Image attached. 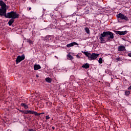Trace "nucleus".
Masks as SVG:
<instances>
[{
	"mask_svg": "<svg viewBox=\"0 0 131 131\" xmlns=\"http://www.w3.org/2000/svg\"><path fill=\"white\" fill-rule=\"evenodd\" d=\"M0 16H4L8 19H17L19 18V14L16 12L11 11L7 13V5L2 0L0 1Z\"/></svg>",
	"mask_w": 131,
	"mask_h": 131,
	"instance_id": "f257e3e1",
	"label": "nucleus"
},
{
	"mask_svg": "<svg viewBox=\"0 0 131 131\" xmlns=\"http://www.w3.org/2000/svg\"><path fill=\"white\" fill-rule=\"evenodd\" d=\"M114 38V34L110 31H104L100 34L99 40L100 43H106V42L112 41Z\"/></svg>",
	"mask_w": 131,
	"mask_h": 131,
	"instance_id": "f03ea898",
	"label": "nucleus"
},
{
	"mask_svg": "<svg viewBox=\"0 0 131 131\" xmlns=\"http://www.w3.org/2000/svg\"><path fill=\"white\" fill-rule=\"evenodd\" d=\"M81 53L84 54L87 58H88V60L90 61H92L93 60H96L99 57V54L97 53H92L89 52V51H81Z\"/></svg>",
	"mask_w": 131,
	"mask_h": 131,
	"instance_id": "7ed1b4c3",
	"label": "nucleus"
},
{
	"mask_svg": "<svg viewBox=\"0 0 131 131\" xmlns=\"http://www.w3.org/2000/svg\"><path fill=\"white\" fill-rule=\"evenodd\" d=\"M117 18L118 19H120V20H125V21H128V17L124 15V14L120 13L117 15Z\"/></svg>",
	"mask_w": 131,
	"mask_h": 131,
	"instance_id": "20e7f679",
	"label": "nucleus"
},
{
	"mask_svg": "<svg viewBox=\"0 0 131 131\" xmlns=\"http://www.w3.org/2000/svg\"><path fill=\"white\" fill-rule=\"evenodd\" d=\"M25 59V55L24 54L21 56L18 55L16 59V64H19L21 61H23Z\"/></svg>",
	"mask_w": 131,
	"mask_h": 131,
	"instance_id": "39448f33",
	"label": "nucleus"
},
{
	"mask_svg": "<svg viewBox=\"0 0 131 131\" xmlns=\"http://www.w3.org/2000/svg\"><path fill=\"white\" fill-rule=\"evenodd\" d=\"M115 33L116 34H119V35H125V34L127 33V31H116Z\"/></svg>",
	"mask_w": 131,
	"mask_h": 131,
	"instance_id": "423d86ee",
	"label": "nucleus"
},
{
	"mask_svg": "<svg viewBox=\"0 0 131 131\" xmlns=\"http://www.w3.org/2000/svg\"><path fill=\"white\" fill-rule=\"evenodd\" d=\"M125 50V46L123 45H120V46L118 47V51L119 52H124Z\"/></svg>",
	"mask_w": 131,
	"mask_h": 131,
	"instance_id": "0eeeda50",
	"label": "nucleus"
},
{
	"mask_svg": "<svg viewBox=\"0 0 131 131\" xmlns=\"http://www.w3.org/2000/svg\"><path fill=\"white\" fill-rule=\"evenodd\" d=\"M74 46H78V43L76 42H73L67 45V48H70L73 47Z\"/></svg>",
	"mask_w": 131,
	"mask_h": 131,
	"instance_id": "6e6552de",
	"label": "nucleus"
},
{
	"mask_svg": "<svg viewBox=\"0 0 131 131\" xmlns=\"http://www.w3.org/2000/svg\"><path fill=\"white\" fill-rule=\"evenodd\" d=\"M41 67H40V65L39 64H35L34 66V70H38L39 69H40Z\"/></svg>",
	"mask_w": 131,
	"mask_h": 131,
	"instance_id": "1a4fd4ad",
	"label": "nucleus"
},
{
	"mask_svg": "<svg viewBox=\"0 0 131 131\" xmlns=\"http://www.w3.org/2000/svg\"><path fill=\"white\" fill-rule=\"evenodd\" d=\"M82 67L85 69H88V68H90V64L88 63H85L82 66Z\"/></svg>",
	"mask_w": 131,
	"mask_h": 131,
	"instance_id": "9d476101",
	"label": "nucleus"
},
{
	"mask_svg": "<svg viewBox=\"0 0 131 131\" xmlns=\"http://www.w3.org/2000/svg\"><path fill=\"white\" fill-rule=\"evenodd\" d=\"M29 114H34L35 116L38 115L37 112L33 111H29Z\"/></svg>",
	"mask_w": 131,
	"mask_h": 131,
	"instance_id": "9b49d317",
	"label": "nucleus"
},
{
	"mask_svg": "<svg viewBox=\"0 0 131 131\" xmlns=\"http://www.w3.org/2000/svg\"><path fill=\"white\" fill-rule=\"evenodd\" d=\"M45 80L47 81V82H48V83H51V82H52V79H51L50 77L46 78Z\"/></svg>",
	"mask_w": 131,
	"mask_h": 131,
	"instance_id": "f8f14e48",
	"label": "nucleus"
},
{
	"mask_svg": "<svg viewBox=\"0 0 131 131\" xmlns=\"http://www.w3.org/2000/svg\"><path fill=\"white\" fill-rule=\"evenodd\" d=\"M20 105L23 106V107H24L25 109H28V105L25 103H21Z\"/></svg>",
	"mask_w": 131,
	"mask_h": 131,
	"instance_id": "ddd939ff",
	"label": "nucleus"
},
{
	"mask_svg": "<svg viewBox=\"0 0 131 131\" xmlns=\"http://www.w3.org/2000/svg\"><path fill=\"white\" fill-rule=\"evenodd\" d=\"M14 19H13V18H12L8 21V24H9V26H11L12 25V24L14 23Z\"/></svg>",
	"mask_w": 131,
	"mask_h": 131,
	"instance_id": "4468645a",
	"label": "nucleus"
},
{
	"mask_svg": "<svg viewBox=\"0 0 131 131\" xmlns=\"http://www.w3.org/2000/svg\"><path fill=\"white\" fill-rule=\"evenodd\" d=\"M67 57L68 58L71 60V61H72L73 59V56H72V55H70V54H68L67 55Z\"/></svg>",
	"mask_w": 131,
	"mask_h": 131,
	"instance_id": "2eb2a0df",
	"label": "nucleus"
},
{
	"mask_svg": "<svg viewBox=\"0 0 131 131\" xmlns=\"http://www.w3.org/2000/svg\"><path fill=\"white\" fill-rule=\"evenodd\" d=\"M84 29H85V32H86V33H88V34H90V29H89V28H88V27H86V28H85Z\"/></svg>",
	"mask_w": 131,
	"mask_h": 131,
	"instance_id": "dca6fc26",
	"label": "nucleus"
},
{
	"mask_svg": "<svg viewBox=\"0 0 131 131\" xmlns=\"http://www.w3.org/2000/svg\"><path fill=\"white\" fill-rule=\"evenodd\" d=\"M75 78V77H74V76L73 75H72L70 76V80H71V81H72L73 80H74Z\"/></svg>",
	"mask_w": 131,
	"mask_h": 131,
	"instance_id": "f3484780",
	"label": "nucleus"
},
{
	"mask_svg": "<svg viewBox=\"0 0 131 131\" xmlns=\"http://www.w3.org/2000/svg\"><path fill=\"white\" fill-rule=\"evenodd\" d=\"M130 94V92H129V91H126L125 92V96H129Z\"/></svg>",
	"mask_w": 131,
	"mask_h": 131,
	"instance_id": "a211bd4d",
	"label": "nucleus"
},
{
	"mask_svg": "<svg viewBox=\"0 0 131 131\" xmlns=\"http://www.w3.org/2000/svg\"><path fill=\"white\" fill-rule=\"evenodd\" d=\"M98 62L99 63V64H102V63H103V59H102V58H99V60H98Z\"/></svg>",
	"mask_w": 131,
	"mask_h": 131,
	"instance_id": "6ab92c4d",
	"label": "nucleus"
},
{
	"mask_svg": "<svg viewBox=\"0 0 131 131\" xmlns=\"http://www.w3.org/2000/svg\"><path fill=\"white\" fill-rule=\"evenodd\" d=\"M52 36H47L46 38H48V40H51V39H52Z\"/></svg>",
	"mask_w": 131,
	"mask_h": 131,
	"instance_id": "aec40b11",
	"label": "nucleus"
},
{
	"mask_svg": "<svg viewBox=\"0 0 131 131\" xmlns=\"http://www.w3.org/2000/svg\"><path fill=\"white\" fill-rule=\"evenodd\" d=\"M116 60H117V61H121V57H117Z\"/></svg>",
	"mask_w": 131,
	"mask_h": 131,
	"instance_id": "412c9836",
	"label": "nucleus"
},
{
	"mask_svg": "<svg viewBox=\"0 0 131 131\" xmlns=\"http://www.w3.org/2000/svg\"><path fill=\"white\" fill-rule=\"evenodd\" d=\"M38 115H36V116H39L42 114H45V113H37Z\"/></svg>",
	"mask_w": 131,
	"mask_h": 131,
	"instance_id": "4be33fe9",
	"label": "nucleus"
},
{
	"mask_svg": "<svg viewBox=\"0 0 131 131\" xmlns=\"http://www.w3.org/2000/svg\"><path fill=\"white\" fill-rule=\"evenodd\" d=\"M25 114H29V111H26L24 113Z\"/></svg>",
	"mask_w": 131,
	"mask_h": 131,
	"instance_id": "5701e85b",
	"label": "nucleus"
},
{
	"mask_svg": "<svg viewBox=\"0 0 131 131\" xmlns=\"http://www.w3.org/2000/svg\"><path fill=\"white\" fill-rule=\"evenodd\" d=\"M51 119V117H50V116H47L46 117V119L48 120V119Z\"/></svg>",
	"mask_w": 131,
	"mask_h": 131,
	"instance_id": "b1692460",
	"label": "nucleus"
},
{
	"mask_svg": "<svg viewBox=\"0 0 131 131\" xmlns=\"http://www.w3.org/2000/svg\"><path fill=\"white\" fill-rule=\"evenodd\" d=\"M128 57H131V52H129V53H128Z\"/></svg>",
	"mask_w": 131,
	"mask_h": 131,
	"instance_id": "393cba45",
	"label": "nucleus"
},
{
	"mask_svg": "<svg viewBox=\"0 0 131 131\" xmlns=\"http://www.w3.org/2000/svg\"><path fill=\"white\" fill-rule=\"evenodd\" d=\"M28 131H36V130H33V129H29Z\"/></svg>",
	"mask_w": 131,
	"mask_h": 131,
	"instance_id": "a878e982",
	"label": "nucleus"
},
{
	"mask_svg": "<svg viewBox=\"0 0 131 131\" xmlns=\"http://www.w3.org/2000/svg\"><path fill=\"white\" fill-rule=\"evenodd\" d=\"M28 42H29V43H31L32 42V41L29 40H28Z\"/></svg>",
	"mask_w": 131,
	"mask_h": 131,
	"instance_id": "bb28decb",
	"label": "nucleus"
},
{
	"mask_svg": "<svg viewBox=\"0 0 131 131\" xmlns=\"http://www.w3.org/2000/svg\"><path fill=\"white\" fill-rule=\"evenodd\" d=\"M28 11H30V10H31V7H29L28 8Z\"/></svg>",
	"mask_w": 131,
	"mask_h": 131,
	"instance_id": "cd10ccee",
	"label": "nucleus"
},
{
	"mask_svg": "<svg viewBox=\"0 0 131 131\" xmlns=\"http://www.w3.org/2000/svg\"><path fill=\"white\" fill-rule=\"evenodd\" d=\"M128 90H131V85L128 88Z\"/></svg>",
	"mask_w": 131,
	"mask_h": 131,
	"instance_id": "c85d7f7f",
	"label": "nucleus"
},
{
	"mask_svg": "<svg viewBox=\"0 0 131 131\" xmlns=\"http://www.w3.org/2000/svg\"><path fill=\"white\" fill-rule=\"evenodd\" d=\"M52 129H55V127L53 126V127H52Z\"/></svg>",
	"mask_w": 131,
	"mask_h": 131,
	"instance_id": "c756f323",
	"label": "nucleus"
},
{
	"mask_svg": "<svg viewBox=\"0 0 131 131\" xmlns=\"http://www.w3.org/2000/svg\"><path fill=\"white\" fill-rule=\"evenodd\" d=\"M36 77L38 78L39 77L38 75H36Z\"/></svg>",
	"mask_w": 131,
	"mask_h": 131,
	"instance_id": "7c9ffc66",
	"label": "nucleus"
},
{
	"mask_svg": "<svg viewBox=\"0 0 131 131\" xmlns=\"http://www.w3.org/2000/svg\"><path fill=\"white\" fill-rule=\"evenodd\" d=\"M5 1H7V0H5Z\"/></svg>",
	"mask_w": 131,
	"mask_h": 131,
	"instance_id": "2f4dec72",
	"label": "nucleus"
}]
</instances>
